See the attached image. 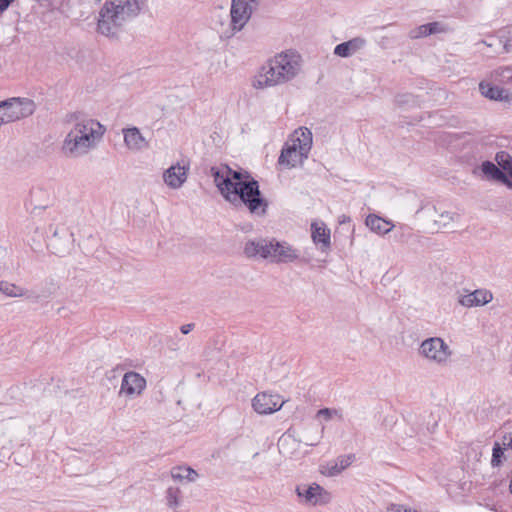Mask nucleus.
Segmentation results:
<instances>
[{
	"instance_id": "nucleus-1",
	"label": "nucleus",
	"mask_w": 512,
	"mask_h": 512,
	"mask_svg": "<svg viewBox=\"0 0 512 512\" xmlns=\"http://www.w3.org/2000/svg\"><path fill=\"white\" fill-rule=\"evenodd\" d=\"M211 175L226 201L235 206L243 204L250 214L258 217L267 214L269 202L263 197L259 182L249 172L224 166L222 169L212 167Z\"/></svg>"
},
{
	"instance_id": "nucleus-2",
	"label": "nucleus",
	"mask_w": 512,
	"mask_h": 512,
	"mask_svg": "<svg viewBox=\"0 0 512 512\" xmlns=\"http://www.w3.org/2000/svg\"><path fill=\"white\" fill-rule=\"evenodd\" d=\"M302 69V57L294 50H286L269 59L258 71L253 87L264 89L283 85L293 80Z\"/></svg>"
},
{
	"instance_id": "nucleus-3",
	"label": "nucleus",
	"mask_w": 512,
	"mask_h": 512,
	"mask_svg": "<svg viewBox=\"0 0 512 512\" xmlns=\"http://www.w3.org/2000/svg\"><path fill=\"white\" fill-rule=\"evenodd\" d=\"M68 121L75 123L62 143V152L67 157H79L86 154L104 133V128L98 121L82 117L79 113L71 114Z\"/></svg>"
},
{
	"instance_id": "nucleus-4",
	"label": "nucleus",
	"mask_w": 512,
	"mask_h": 512,
	"mask_svg": "<svg viewBox=\"0 0 512 512\" xmlns=\"http://www.w3.org/2000/svg\"><path fill=\"white\" fill-rule=\"evenodd\" d=\"M142 4L141 0H106L99 12L98 32L107 37L117 35L125 23L140 13Z\"/></svg>"
},
{
	"instance_id": "nucleus-5",
	"label": "nucleus",
	"mask_w": 512,
	"mask_h": 512,
	"mask_svg": "<svg viewBox=\"0 0 512 512\" xmlns=\"http://www.w3.org/2000/svg\"><path fill=\"white\" fill-rule=\"evenodd\" d=\"M300 130L301 137H296L291 140V143H286L278 158V164L287 169L302 164L311 149L312 133L307 128L305 130L301 128Z\"/></svg>"
},
{
	"instance_id": "nucleus-6",
	"label": "nucleus",
	"mask_w": 512,
	"mask_h": 512,
	"mask_svg": "<svg viewBox=\"0 0 512 512\" xmlns=\"http://www.w3.org/2000/svg\"><path fill=\"white\" fill-rule=\"evenodd\" d=\"M261 0H232L230 16L231 29L241 31L250 20L253 12L258 8Z\"/></svg>"
},
{
	"instance_id": "nucleus-7",
	"label": "nucleus",
	"mask_w": 512,
	"mask_h": 512,
	"mask_svg": "<svg viewBox=\"0 0 512 512\" xmlns=\"http://www.w3.org/2000/svg\"><path fill=\"white\" fill-rule=\"evenodd\" d=\"M8 122H14L31 116L36 110V104L32 99L15 97L0 102Z\"/></svg>"
},
{
	"instance_id": "nucleus-8",
	"label": "nucleus",
	"mask_w": 512,
	"mask_h": 512,
	"mask_svg": "<svg viewBox=\"0 0 512 512\" xmlns=\"http://www.w3.org/2000/svg\"><path fill=\"white\" fill-rule=\"evenodd\" d=\"M419 354L437 364H445L451 351L442 338L431 337L421 343Z\"/></svg>"
},
{
	"instance_id": "nucleus-9",
	"label": "nucleus",
	"mask_w": 512,
	"mask_h": 512,
	"mask_svg": "<svg viewBox=\"0 0 512 512\" xmlns=\"http://www.w3.org/2000/svg\"><path fill=\"white\" fill-rule=\"evenodd\" d=\"M286 401L279 394L258 393L252 400V407L258 414H272L282 408Z\"/></svg>"
},
{
	"instance_id": "nucleus-10",
	"label": "nucleus",
	"mask_w": 512,
	"mask_h": 512,
	"mask_svg": "<svg viewBox=\"0 0 512 512\" xmlns=\"http://www.w3.org/2000/svg\"><path fill=\"white\" fill-rule=\"evenodd\" d=\"M272 249L269 261L271 263L286 264L299 259V252L285 241L271 240Z\"/></svg>"
},
{
	"instance_id": "nucleus-11",
	"label": "nucleus",
	"mask_w": 512,
	"mask_h": 512,
	"mask_svg": "<svg viewBox=\"0 0 512 512\" xmlns=\"http://www.w3.org/2000/svg\"><path fill=\"white\" fill-rule=\"evenodd\" d=\"M146 388V379L137 372H126L121 381L120 394L139 396Z\"/></svg>"
},
{
	"instance_id": "nucleus-12",
	"label": "nucleus",
	"mask_w": 512,
	"mask_h": 512,
	"mask_svg": "<svg viewBox=\"0 0 512 512\" xmlns=\"http://www.w3.org/2000/svg\"><path fill=\"white\" fill-rule=\"evenodd\" d=\"M272 244L267 239L248 240L243 248V253L247 258L268 260L271 257Z\"/></svg>"
},
{
	"instance_id": "nucleus-13",
	"label": "nucleus",
	"mask_w": 512,
	"mask_h": 512,
	"mask_svg": "<svg viewBox=\"0 0 512 512\" xmlns=\"http://www.w3.org/2000/svg\"><path fill=\"white\" fill-rule=\"evenodd\" d=\"M493 300V294L487 289H476L465 295H460L458 303L466 308L478 307L488 304Z\"/></svg>"
},
{
	"instance_id": "nucleus-14",
	"label": "nucleus",
	"mask_w": 512,
	"mask_h": 512,
	"mask_svg": "<svg viewBox=\"0 0 512 512\" xmlns=\"http://www.w3.org/2000/svg\"><path fill=\"white\" fill-rule=\"evenodd\" d=\"M188 168L179 163L169 167L163 174L164 182L173 189L180 188L187 179Z\"/></svg>"
},
{
	"instance_id": "nucleus-15",
	"label": "nucleus",
	"mask_w": 512,
	"mask_h": 512,
	"mask_svg": "<svg viewBox=\"0 0 512 512\" xmlns=\"http://www.w3.org/2000/svg\"><path fill=\"white\" fill-rule=\"evenodd\" d=\"M124 143L131 151H140L148 147V142L137 127L123 129Z\"/></svg>"
},
{
	"instance_id": "nucleus-16",
	"label": "nucleus",
	"mask_w": 512,
	"mask_h": 512,
	"mask_svg": "<svg viewBox=\"0 0 512 512\" xmlns=\"http://www.w3.org/2000/svg\"><path fill=\"white\" fill-rule=\"evenodd\" d=\"M481 171L483 174L488 178L492 179L498 182H501L508 188H512V182L508 178V176L493 162L491 161H484L481 164Z\"/></svg>"
},
{
	"instance_id": "nucleus-17",
	"label": "nucleus",
	"mask_w": 512,
	"mask_h": 512,
	"mask_svg": "<svg viewBox=\"0 0 512 512\" xmlns=\"http://www.w3.org/2000/svg\"><path fill=\"white\" fill-rule=\"evenodd\" d=\"M366 45V40L361 37H355L349 41L338 44L334 49V54L347 58L355 52L361 50Z\"/></svg>"
},
{
	"instance_id": "nucleus-18",
	"label": "nucleus",
	"mask_w": 512,
	"mask_h": 512,
	"mask_svg": "<svg viewBox=\"0 0 512 512\" xmlns=\"http://www.w3.org/2000/svg\"><path fill=\"white\" fill-rule=\"evenodd\" d=\"M297 495L303 497L307 503L318 504L321 501V496L326 494V491L318 484L313 483L312 485L301 488H296Z\"/></svg>"
},
{
	"instance_id": "nucleus-19",
	"label": "nucleus",
	"mask_w": 512,
	"mask_h": 512,
	"mask_svg": "<svg viewBox=\"0 0 512 512\" xmlns=\"http://www.w3.org/2000/svg\"><path fill=\"white\" fill-rule=\"evenodd\" d=\"M366 226L375 233L378 234H387L389 233L394 225L380 216L375 214H369L365 220Z\"/></svg>"
},
{
	"instance_id": "nucleus-20",
	"label": "nucleus",
	"mask_w": 512,
	"mask_h": 512,
	"mask_svg": "<svg viewBox=\"0 0 512 512\" xmlns=\"http://www.w3.org/2000/svg\"><path fill=\"white\" fill-rule=\"evenodd\" d=\"M479 90L483 96L491 100L506 101L509 98L507 90L499 88L498 86H493L485 81L480 82Z\"/></svg>"
},
{
	"instance_id": "nucleus-21",
	"label": "nucleus",
	"mask_w": 512,
	"mask_h": 512,
	"mask_svg": "<svg viewBox=\"0 0 512 512\" xmlns=\"http://www.w3.org/2000/svg\"><path fill=\"white\" fill-rule=\"evenodd\" d=\"M444 29L439 22H431L427 24L420 25L409 31L410 39H419L422 37H426L432 34L441 33Z\"/></svg>"
},
{
	"instance_id": "nucleus-22",
	"label": "nucleus",
	"mask_w": 512,
	"mask_h": 512,
	"mask_svg": "<svg viewBox=\"0 0 512 512\" xmlns=\"http://www.w3.org/2000/svg\"><path fill=\"white\" fill-rule=\"evenodd\" d=\"M312 240L317 244H321L322 251L330 247V230L325 225L312 224Z\"/></svg>"
},
{
	"instance_id": "nucleus-23",
	"label": "nucleus",
	"mask_w": 512,
	"mask_h": 512,
	"mask_svg": "<svg viewBox=\"0 0 512 512\" xmlns=\"http://www.w3.org/2000/svg\"><path fill=\"white\" fill-rule=\"evenodd\" d=\"M198 476L194 469L187 466H178L171 470V477L177 481L187 480L188 482H194Z\"/></svg>"
},
{
	"instance_id": "nucleus-24",
	"label": "nucleus",
	"mask_w": 512,
	"mask_h": 512,
	"mask_svg": "<svg viewBox=\"0 0 512 512\" xmlns=\"http://www.w3.org/2000/svg\"><path fill=\"white\" fill-rule=\"evenodd\" d=\"M459 219V214L451 211H444L439 214L437 219H435V224L438 226V228L446 229L450 227L451 223L456 222Z\"/></svg>"
},
{
	"instance_id": "nucleus-25",
	"label": "nucleus",
	"mask_w": 512,
	"mask_h": 512,
	"mask_svg": "<svg viewBox=\"0 0 512 512\" xmlns=\"http://www.w3.org/2000/svg\"><path fill=\"white\" fill-rule=\"evenodd\" d=\"M483 43L493 49V52L496 54H502L503 52V36H502V30L498 32L497 35H490L487 36L485 40H483Z\"/></svg>"
},
{
	"instance_id": "nucleus-26",
	"label": "nucleus",
	"mask_w": 512,
	"mask_h": 512,
	"mask_svg": "<svg viewBox=\"0 0 512 512\" xmlns=\"http://www.w3.org/2000/svg\"><path fill=\"white\" fill-rule=\"evenodd\" d=\"M495 161L502 170L509 175L512 173V156L507 151H499L495 155Z\"/></svg>"
},
{
	"instance_id": "nucleus-27",
	"label": "nucleus",
	"mask_w": 512,
	"mask_h": 512,
	"mask_svg": "<svg viewBox=\"0 0 512 512\" xmlns=\"http://www.w3.org/2000/svg\"><path fill=\"white\" fill-rule=\"evenodd\" d=\"M296 443L297 440L292 435H290L289 433L283 434L278 440V448L280 453L288 454L289 448L294 447Z\"/></svg>"
},
{
	"instance_id": "nucleus-28",
	"label": "nucleus",
	"mask_w": 512,
	"mask_h": 512,
	"mask_svg": "<svg viewBox=\"0 0 512 512\" xmlns=\"http://www.w3.org/2000/svg\"><path fill=\"white\" fill-rule=\"evenodd\" d=\"M0 290L11 297H21L24 296V290L14 284L0 282Z\"/></svg>"
},
{
	"instance_id": "nucleus-29",
	"label": "nucleus",
	"mask_w": 512,
	"mask_h": 512,
	"mask_svg": "<svg viewBox=\"0 0 512 512\" xmlns=\"http://www.w3.org/2000/svg\"><path fill=\"white\" fill-rule=\"evenodd\" d=\"M494 78L502 83H508L512 81V68L501 67L494 71Z\"/></svg>"
},
{
	"instance_id": "nucleus-30",
	"label": "nucleus",
	"mask_w": 512,
	"mask_h": 512,
	"mask_svg": "<svg viewBox=\"0 0 512 512\" xmlns=\"http://www.w3.org/2000/svg\"><path fill=\"white\" fill-rule=\"evenodd\" d=\"M180 490L176 487H169L166 491L167 505L170 508H175L179 505Z\"/></svg>"
},
{
	"instance_id": "nucleus-31",
	"label": "nucleus",
	"mask_w": 512,
	"mask_h": 512,
	"mask_svg": "<svg viewBox=\"0 0 512 512\" xmlns=\"http://www.w3.org/2000/svg\"><path fill=\"white\" fill-rule=\"evenodd\" d=\"M504 456V449L501 448L500 444L496 442L493 446L492 450V459H491V465L493 467H498L502 463V458Z\"/></svg>"
},
{
	"instance_id": "nucleus-32",
	"label": "nucleus",
	"mask_w": 512,
	"mask_h": 512,
	"mask_svg": "<svg viewBox=\"0 0 512 512\" xmlns=\"http://www.w3.org/2000/svg\"><path fill=\"white\" fill-rule=\"evenodd\" d=\"M503 36V52H512V31L502 30Z\"/></svg>"
},
{
	"instance_id": "nucleus-33",
	"label": "nucleus",
	"mask_w": 512,
	"mask_h": 512,
	"mask_svg": "<svg viewBox=\"0 0 512 512\" xmlns=\"http://www.w3.org/2000/svg\"><path fill=\"white\" fill-rule=\"evenodd\" d=\"M416 98L410 93L399 94L396 96V103L398 105L416 104Z\"/></svg>"
},
{
	"instance_id": "nucleus-34",
	"label": "nucleus",
	"mask_w": 512,
	"mask_h": 512,
	"mask_svg": "<svg viewBox=\"0 0 512 512\" xmlns=\"http://www.w3.org/2000/svg\"><path fill=\"white\" fill-rule=\"evenodd\" d=\"M57 241H58V231H57V229H55L53 231L52 237L50 239L49 246H51L55 250L54 251L55 254L63 255L64 253L67 252V249H65V248H58L57 247Z\"/></svg>"
},
{
	"instance_id": "nucleus-35",
	"label": "nucleus",
	"mask_w": 512,
	"mask_h": 512,
	"mask_svg": "<svg viewBox=\"0 0 512 512\" xmlns=\"http://www.w3.org/2000/svg\"><path fill=\"white\" fill-rule=\"evenodd\" d=\"M17 0H0V16H2Z\"/></svg>"
},
{
	"instance_id": "nucleus-36",
	"label": "nucleus",
	"mask_w": 512,
	"mask_h": 512,
	"mask_svg": "<svg viewBox=\"0 0 512 512\" xmlns=\"http://www.w3.org/2000/svg\"><path fill=\"white\" fill-rule=\"evenodd\" d=\"M194 328V324L193 323H190V324H184L181 326L180 330L183 334H188L189 332H191Z\"/></svg>"
},
{
	"instance_id": "nucleus-37",
	"label": "nucleus",
	"mask_w": 512,
	"mask_h": 512,
	"mask_svg": "<svg viewBox=\"0 0 512 512\" xmlns=\"http://www.w3.org/2000/svg\"><path fill=\"white\" fill-rule=\"evenodd\" d=\"M319 443V437L318 438H310L305 440V444L308 446H316Z\"/></svg>"
},
{
	"instance_id": "nucleus-38",
	"label": "nucleus",
	"mask_w": 512,
	"mask_h": 512,
	"mask_svg": "<svg viewBox=\"0 0 512 512\" xmlns=\"http://www.w3.org/2000/svg\"><path fill=\"white\" fill-rule=\"evenodd\" d=\"M4 123H9L6 119V115L4 113L3 107H0V126Z\"/></svg>"
},
{
	"instance_id": "nucleus-39",
	"label": "nucleus",
	"mask_w": 512,
	"mask_h": 512,
	"mask_svg": "<svg viewBox=\"0 0 512 512\" xmlns=\"http://www.w3.org/2000/svg\"><path fill=\"white\" fill-rule=\"evenodd\" d=\"M319 414H321V415H325V416L329 417V416H330V410H329L328 408L321 409V410L319 411Z\"/></svg>"
},
{
	"instance_id": "nucleus-40",
	"label": "nucleus",
	"mask_w": 512,
	"mask_h": 512,
	"mask_svg": "<svg viewBox=\"0 0 512 512\" xmlns=\"http://www.w3.org/2000/svg\"><path fill=\"white\" fill-rule=\"evenodd\" d=\"M348 465H349L348 461H346V462L341 461V469H344Z\"/></svg>"
},
{
	"instance_id": "nucleus-41",
	"label": "nucleus",
	"mask_w": 512,
	"mask_h": 512,
	"mask_svg": "<svg viewBox=\"0 0 512 512\" xmlns=\"http://www.w3.org/2000/svg\"><path fill=\"white\" fill-rule=\"evenodd\" d=\"M507 446L512 449V436L510 437L509 442L507 443Z\"/></svg>"
},
{
	"instance_id": "nucleus-42",
	"label": "nucleus",
	"mask_w": 512,
	"mask_h": 512,
	"mask_svg": "<svg viewBox=\"0 0 512 512\" xmlns=\"http://www.w3.org/2000/svg\"><path fill=\"white\" fill-rule=\"evenodd\" d=\"M349 220V217L343 216V219L340 221V223H345Z\"/></svg>"
}]
</instances>
